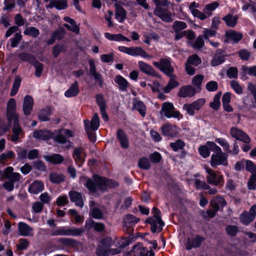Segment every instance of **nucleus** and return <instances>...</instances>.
Segmentation results:
<instances>
[{"instance_id": "nucleus-7", "label": "nucleus", "mask_w": 256, "mask_h": 256, "mask_svg": "<svg viewBox=\"0 0 256 256\" xmlns=\"http://www.w3.org/2000/svg\"><path fill=\"white\" fill-rule=\"evenodd\" d=\"M218 154H212L211 156L210 164L213 168H216L218 166L222 165L223 166H228V154L226 153L222 152H217Z\"/></svg>"}, {"instance_id": "nucleus-14", "label": "nucleus", "mask_w": 256, "mask_h": 256, "mask_svg": "<svg viewBox=\"0 0 256 256\" xmlns=\"http://www.w3.org/2000/svg\"><path fill=\"white\" fill-rule=\"evenodd\" d=\"M88 64L90 65V74L94 77L96 83L100 87H102L104 83V80L102 74L96 71V67L94 62L92 60H89Z\"/></svg>"}, {"instance_id": "nucleus-45", "label": "nucleus", "mask_w": 256, "mask_h": 256, "mask_svg": "<svg viewBox=\"0 0 256 256\" xmlns=\"http://www.w3.org/2000/svg\"><path fill=\"white\" fill-rule=\"evenodd\" d=\"M25 35L30 36L34 38H36L40 34L39 30L35 27L29 26L26 28L24 32Z\"/></svg>"}, {"instance_id": "nucleus-26", "label": "nucleus", "mask_w": 256, "mask_h": 256, "mask_svg": "<svg viewBox=\"0 0 256 256\" xmlns=\"http://www.w3.org/2000/svg\"><path fill=\"white\" fill-rule=\"evenodd\" d=\"M138 66L140 70L144 73L152 76H156V73L154 70L148 64L142 61H139L138 62Z\"/></svg>"}, {"instance_id": "nucleus-1", "label": "nucleus", "mask_w": 256, "mask_h": 256, "mask_svg": "<svg viewBox=\"0 0 256 256\" xmlns=\"http://www.w3.org/2000/svg\"><path fill=\"white\" fill-rule=\"evenodd\" d=\"M80 182L88 190L94 192L98 190H106L108 188H114L117 186V184L113 180L102 178L97 175L93 176V180L88 178L82 176L80 178Z\"/></svg>"}, {"instance_id": "nucleus-62", "label": "nucleus", "mask_w": 256, "mask_h": 256, "mask_svg": "<svg viewBox=\"0 0 256 256\" xmlns=\"http://www.w3.org/2000/svg\"><path fill=\"white\" fill-rule=\"evenodd\" d=\"M50 112L48 110L40 111L38 114V118L40 121L46 122L48 120V116H50Z\"/></svg>"}, {"instance_id": "nucleus-48", "label": "nucleus", "mask_w": 256, "mask_h": 256, "mask_svg": "<svg viewBox=\"0 0 256 256\" xmlns=\"http://www.w3.org/2000/svg\"><path fill=\"white\" fill-rule=\"evenodd\" d=\"M185 146V143L181 140H178L175 142H171L170 146L174 152L182 150Z\"/></svg>"}, {"instance_id": "nucleus-47", "label": "nucleus", "mask_w": 256, "mask_h": 256, "mask_svg": "<svg viewBox=\"0 0 256 256\" xmlns=\"http://www.w3.org/2000/svg\"><path fill=\"white\" fill-rule=\"evenodd\" d=\"M222 95L221 92H218L214 98L213 101L210 104V106L214 110L218 109L220 106V98Z\"/></svg>"}, {"instance_id": "nucleus-22", "label": "nucleus", "mask_w": 256, "mask_h": 256, "mask_svg": "<svg viewBox=\"0 0 256 256\" xmlns=\"http://www.w3.org/2000/svg\"><path fill=\"white\" fill-rule=\"evenodd\" d=\"M18 230L22 236H28L34 235V230L26 224L20 222L18 224Z\"/></svg>"}, {"instance_id": "nucleus-30", "label": "nucleus", "mask_w": 256, "mask_h": 256, "mask_svg": "<svg viewBox=\"0 0 256 256\" xmlns=\"http://www.w3.org/2000/svg\"><path fill=\"white\" fill-rule=\"evenodd\" d=\"M210 204L213 209L218 211L220 208H223L226 205V202L223 198L216 196L212 200Z\"/></svg>"}, {"instance_id": "nucleus-63", "label": "nucleus", "mask_w": 256, "mask_h": 256, "mask_svg": "<svg viewBox=\"0 0 256 256\" xmlns=\"http://www.w3.org/2000/svg\"><path fill=\"white\" fill-rule=\"evenodd\" d=\"M238 70L236 67H231L227 70L226 74L230 78H236L238 76Z\"/></svg>"}, {"instance_id": "nucleus-33", "label": "nucleus", "mask_w": 256, "mask_h": 256, "mask_svg": "<svg viewBox=\"0 0 256 256\" xmlns=\"http://www.w3.org/2000/svg\"><path fill=\"white\" fill-rule=\"evenodd\" d=\"M226 36L228 40L233 41L234 42H237L242 38L241 33L231 30L226 32Z\"/></svg>"}, {"instance_id": "nucleus-8", "label": "nucleus", "mask_w": 256, "mask_h": 256, "mask_svg": "<svg viewBox=\"0 0 256 256\" xmlns=\"http://www.w3.org/2000/svg\"><path fill=\"white\" fill-rule=\"evenodd\" d=\"M6 116L10 122H11L12 120L16 121L19 119V115L16 112V102L13 98H10L8 102Z\"/></svg>"}, {"instance_id": "nucleus-38", "label": "nucleus", "mask_w": 256, "mask_h": 256, "mask_svg": "<svg viewBox=\"0 0 256 256\" xmlns=\"http://www.w3.org/2000/svg\"><path fill=\"white\" fill-rule=\"evenodd\" d=\"M254 216L250 212L244 211L240 216V222L244 225L248 224L254 220Z\"/></svg>"}, {"instance_id": "nucleus-52", "label": "nucleus", "mask_w": 256, "mask_h": 256, "mask_svg": "<svg viewBox=\"0 0 256 256\" xmlns=\"http://www.w3.org/2000/svg\"><path fill=\"white\" fill-rule=\"evenodd\" d=\"M116 16L117 20L121 22L126 18V12L123 8L121 7H118L116 8Z\"/></svg>"}, {"instance_id": "nucleus-55", "label": "nucleus", "mask_w": 256, "mask_h": 256, "mask_svg": "<svg viewBox=\"0 0 256 256\" xmlns=\"http://www.w3.org/2000/svg\"><path fill=\"white\" fill-rule=\"evenodd\" d=\"M50 180L53 183H59L64 180V177L62 174L52 173L50 174Z\"/></svg>"}, {"instance_id": "nucleus-29", "label": "nucleus", "mask_w": 256, "mask_h": 256, "mask_svg": "<svg viewBox=\"0 0 256 256\" xmlns=\"http://www.w3.org/2000/svg\"><path fill=\"white\" fill-rule=\"evenodd\" d=\"M44 188V184L39 180L34 181L29 186L28 192L34 194H38Z\"/></svg>"}, {"instance_id": "nucleus-57", "label": "nucleus", "mask_w": 256, "mask_h": 256, "mask_svg": "<svg viewBox=\"0 0 256 256\" xmlns=\"http://www.w3.org/2000/svg\"><path fill=\"white\" fill-rule=\"evenodd\" d=\"M138 166L142 169H148L150 166V164L148 159L146 158H140L138 162Z\"/></svg>"}, {"instance_id": "nucleus-58", "label": "nucleus", "mask_w": 256, "mask_h": 256, "mask_svg": "<svg viewBox=\"0 0 256 256\" xmlns=\"http://www.w3.org/2000/svg\"><path fill=\"white\" fill-rule=\"evenodd\" d=\"M246 170L252 174V176L256 175V166L252 161H246Z\"/></svg>"}, {"instance_id": "nucleus-40", "label": "nucleus", "mask_w": 256, "mask_h": 256, "mask_svg": "<svg viewBox=\"0 0 256 256\" xmlns=\"http://www.w3.org/2000/svg\"><path fill=\"white\" fill-rule=\"evenodd\" d=\"M33 136L38 140H46L50 138V134L48 130H35L33 132Z\"/></svg>"}, {"instance_id": "nucleus-53", "label": "nucleus", "mask_w": 256, "mask_h": 256, "mask_svg": "<svg viewBox=\"0 0 256 256\" xmlns=\"http://www.w3.org/2000/svg\"><path fill=\"white\" fill-rule=\"evenodd\" d=\"M224 61V56L216 54L211 61V64L212 66H216L220 64Z\"/></svg>"}, {"instance_id": "nucleus-17", "label": "nucleus", "mask_w": 256, "mask_h": 256, "mask_svg": "<svg viewBox=\"0 0 256 256\" xmlns=\"http://www.w3.org/2000/svg\"><path fill=\"white\" fill-rule=\"evenodd\" d=\"M204 240V238L200 236H196L194 238H188L186 243V248L187 250H190L192 248H196L201 245L202 242Z\"/></svg>"}, {"instance_id": "nucleus-49", "label": "nucleus", "mask_w": 256, "mask_h": 256, "mask_svg": "<svg viewBox=\"0 0 256 256\" xmlns=\"http://www.w3.org/2000/svg\"><path fill=\"white\" fill-rule=\"evenodd\" d=\"M21 82V78L19 76L15 78L12 90L10 91V96H14L18 92Z\"/></svg>"}, {"instance_id": "nucleus-19", "label": "nucleus", "mask_w": 256, "mask_h": 256, "mask_svg": "<svg viewBox=\"0 0 256 256\" xmlns=\"http://www.w3.org/2000/svg\"><path fill=\"white\" fill-rule=\"evenodd\" d=\"M154 14L164 22H169L172 21V14L166 10L158 7L155 8Z\"/></svg>"}, {"instance_id": "nucleus-23", "label": "nucleus", "mask_w": 256, "mask_h": 256, "mask_svg": "<svg viewBox=\"0 0 256 256\" xmlns=\"http://www.w3.org/2000/svg\"><path fill=\"white\" fill-rule=\"evenodd\" d=\"M69 196L70 197V200L74 202L76 205L80 208L84 206V198L81 194L78 192L72 190L69 192Z\"/></svg>"}, {"instance_id": "nucleus-56", "label": "nucleus", "mask_w": 256, "mask_h": 256, "mask_svg": "<svg viewBox=\"0 0 256 256\" xmlns=\"http://www.w3.org/2000/svg\"><path fill=\"white\" fill-rule=\"evenodd\" d=\"M230 86L234 91L238 94H241L243 92L242 87L236 80H232L230 82Z\"/></svg>"}, {"instance_id": "nucleus-6", "label": "nucleus", "mask_w": 256, "mask_h": 256, "mask_svg": "<svg viewBox=\"0 0 256 256\" xmlns=\"http://www.w3.org/2000/svg\"><path fill=\"white\" fill-rule=\"evenodd\" d=\"M152 64L154 66L166 75L169 76L172 75L174 70L169 59L162 58L159 62H154Z\"/></svg>"}, {"instance_id": "nucleus-36", "label": "nucleus", "mask_w": 256, "mask_h": 256, "mask_svg": "<svg viewBox=\"0 0 256 256\" xmlns=\"http://www.w3.org/2000/svg\"><path fill=\"white\" fill-rule=\"evenodd\" d=\"M44 158L46 161L54 164H61L64 160V158L62 155L56 154L44 156Z\"/></svg>"}, {"instance_id": "nucleus-10", "label": "nucleus", "mask_w": 256, "mask_h": 256, "mask_svg": "<svg viewBox=\"0 0 256 256\" xmlns=\"http://www.w3.org/2000/svg\"><path fill=\"white\" fill-rule=\"evenodd\" d=\"M206 100L204 98H200L192 104H186L183 106V109L186 111L190 116H193L196 110H199L205 104Z\"/></svg>"}, {"instance_id": "nucleus-27", "label": "nucleus", "mask_w": 256, "mask_h": 256, "mask_svg": "<svg viewBox=\"0 0 256 256\" xmlns=\"http://www.w3.org/2000/svg\"><path fill=\"white\" fill-rule=\"evenodd\" d=\"M134 256H154V253L144 248L135 246L133 248Z\"/></svg>"}, {"instance_id": "nucleus-11", "label": "nucleus", "mask_w": 256, "mask_h": 256, "mask_svg": "<svg viewBox=\"0 0 256 256\" xmlns=\"http://www.w3.org/2000/svg\"><path fill=\"white\" fill-rule=\"evenodd\" d=\"M140 221V218L131 214H126L122 219V226L126 228L128 232L132 230V227Z\"/></svg>"}, {"instance_id": "nucleus-54", "label": "nucleus", "mask_w": 256, "mask_h": 256, "mask_svg": "<svg viewBox=\"0 0 256 256\" xmlns=\"http://www.w3.org/2000/svg\"><path fill=\"white\" fill-rule=\"evenodd\" d=\"M204 78V76L202 74H198L194 76L192 80V85L196 88H199L201 86Z\"/></svg>"}, {"instance_id": "nucleus-5", "label": "nucleus", "mask_w": 256, "mask_h": 256, "mask_svg": "<svg viewBox=\"0 0 256 256\" xmlns=\"http://www.w3.org/2000/svg\"><path fill=\"white\" fill-rule=\"evenodd\" d=\"M204 169L208 174L206 180L210 184L218 186L224 184L223 176L218 172H215L208 166H205Z\"/></svg>"}, {"instance_id": "nucleus-3", "label": "nucleus", "mask_w": 256, "mask_h": 256, "mask_svg": "<svg viewBox=\"0 0 256 256\" xmlns=\"http://www.w3.org/2000/svg\"><path fill=\"white\" fill-rule=\"evenodd\" d=\"M152 213L153 218H148L146 222L151 224V230L152 232H160L164 226L160 215V212L158 208L154 207L152 208Z\"/></svg>"}, {"instance_id": "nucleus-25", "label": "nucleus", "mask_w": 256, "mask_h": 256, "mask_svg": "<svg viewBox=\"0 0 256 256\" xmlns=\"http://www.w3.org/2000/svg\"><path fill=\"white\" fill-rule=\"evenodd\" d=\"M116 138L123 148L126 149L128 148L129 140L124 131L121 129L118 130L116 132Z\"/></svg>"}, {"instance_id": "nucleus-32", "label": "nucleus", "mask_w": 256, "mask_h": 256, "mask_svg": "<svg viewBox=\"0 0 256 256\" xmlns=\"http://www.w3.org/2000/svg\"><path fill=\"white\" fill-rule=\"evenodd\" d=\"M64 20L69 23L70 24H65L64 26L68 28V30H71L74 32L78 33L79 32V28L76 25L75 20L70 17L65 16Z\"/></svg>"}, {"instance_id": "nucleus-16", "label": "nucleus", "mask_w": 256, "mask_h": 256, "mask_svg": "<svg viewBox=\"0 0 256 256\" xmlns=\"http://www.w3.org/2000/svg\"><path fill=\"white\" fill-rule=\"evenodd\" d=\"M84 127L86 131L90 130H96L100 126V118L97 114H94L90 122L88 120L84 121Z\"/></svg>"}, {"instance_id": "nucleus-13", "label": "nucleus", "mask_w": 256, "mask_h": 256, "mask_svg": "<svg viewBox=\"0 0 256 256\" xmlns=\"http://www.w3.org/2000/svg\"><path fill=\"white\" fill-rule=\"evenodd\" d=\"M174 106L172 103L165 102L162 107V111L164 113V115L168 118L172 117L178 118L180 116V113L178 111H174Z\"/></svg>"}, {"instance_id": "nucleus-42", "label": "nucleus", "mask_w": 256, "mask_h": 256, "mask_svg": "<svg viewBox=\"0 0 256 256\" xmlns=\"http://www.w3.org/2000/svg\"><path fill=\"white\" fill-rule=\"evenodd\" d=\"M104 36L108 40H114V41H124L126 40L128 42L130 41L126 37L122 36V34H111L108 32H106L104 34Z\"/></svg>"}, {"instance_id": "nucleus-35", "label": "nucleus", "mask_w": 256, "mask_h": 256, "mask_svg": "<svg viewBox=\"0 0 256 256\" xmlns=\"http://www.w3.org/2000/svg\"><path fill=\"white\" fill-rule=\"evenodd\" d=\"M79 93V88L78 82L76 81L70 88L64 92V96L67 98L76 96Z\"/></svg>"}, {"instance_id": "nucleus-12", "label": "nucleus", "mask_w": 256, "mask_h": 256, "mask_svg": "<svg viewBox=\"0 0 256 256\" xmlns=\"http://www.w3.org/2000/svg\"><path fill=\"white\" fill-rule=\"evenodd\" d=\"M86 156L84 148L82 147H76L74 149L72 158L76 164L80 166L85 161Z\"/></svg>"}, {"instance_id": "nucleus-60", "label": "nucleus", "mask_w": 256, "mask_h": 256, "mask_svg": "<svg viewBox=\"0 0 256 256\" xmlns=\"http://www.w3.org/2000/svg\"><path fill=\"white\" fill-rule=\"evenodd\" d=\"M215 142L218 143L221 146H222L224 150L226 152L229 150L230 144L224 138H216Z\"/></svg>"}, {"instance_id": "nucleus-18", "label": "nucleus", "mask_w": 256, "mask_h": 256, "mask_svg": "<svg viewBox=\"0 0 256 256\" xmlns=\"http://www.w3.org/2000/svg\"><path fill=\"white\" fill-rule=\"evenodd\" d=\"M12 134L10 139L12 142H16L24 134L21 126L18 124V120L14 121V125L12 128Z\"/></svg>"}, {"instance_id": "nucleus-24", "label": "nucleus", "mask_w": 256, "mask_h": 256, "mask_svg": "<svg viewBox=\"0 0 256 256\" xmlns=\"http://www.w3.org/2000/svg\"><path fill=\"white\" fill-rule=\"evenodd\" d=\"M129 55L136 56H140L144 58H151L152 56L148 54L146 52L140 47H130Z\"/></svg>"}, {"instance_id": "nucleus-15", "label": "nucleus", "mask_w": 256, "mask_h": 256, "mask_svg": "<svg viewBox=\"0 0 256 256\" xmlns=\"http://www.w3.org/2000/svg\"><path fill=\"white\" fill-rule=\"evenodd\" d=\"M33 98L30 95H26L24 98L22 110L25 116L30 115L34 106Z\"/></svg>"}, {"instance_id": "nucleus-20", "label": "nucleus", "mask_w": 256, "mask_h": 256, "mask_svg": "<svg viewBox=\"0 0 256 256\" xmlns=\"http://www.w3.org/2000/svg\"><path fill=\"white\" fill-rule=\"evenodd\" d=\"M162 134L171 137L175 136L179 132L178 128L174 125L166 124L162 127Z\"/></svg>"}, {"instance_id": "nucleus-37", "label": "nucleus", "mask_w": 256, "mask_h": 256, "mask_svg": "<svg viewBox=\"0 0 256 256\" xmlns=\"http://www.w3.org/2000/svg\"><path fill=\"white\" fill-rule=\"evenodd\" d=\"M54 2L50 3L47 8H52L55 7L58 10H61L66 8L68 6V0H54Z\"/></svg>"}, {"instance_id": "nucleus-31", "label": "nucleus", "mask_w": 256, "mask_h": 256, "mask_svg": "<svg viewBox=\"0 0 256 256\" xmlns=\"http://www.w3.org/2000/svg\"><path fill=\"white\" fill-rule=\"evenodd\" d=\"M96 204L93 201L91 200L90 202V212L92 216L96 219H101L103 218L104 214L98 208L96 207Z\"/></svg>"}, {"instance_id": "nucleus-9", "label": "nucleus", "mask_w": 256, "mask_h": 256, "mask_svg": "<svg viewBox=\"0 0 256 256\" xmlns=\"http://www.w3.org/2000/svg\"><path fill=\"white\" fill-rule=\"evenodd\" d=\"M230 136L237 140L242 141L245 144H250L251 140L245 132L237 127L232 126L230 128Z\"/></svg>"}, {"instance_id": "nucleus-21", "label": "nucleus", "mask_w": 256, "mask_h": 256, "mask_svg": "<svg viewBox=\"0 0 256 256\" xmlns=\"http://www.w3.org/2000/svg\"><path fill=\"white\" fill-rule=\"evenodd\" d=\"M13 171L12 167L8 166L4 172V176L6 178L14 183L20 180L21 176L19 173L14 172Z\"/></svg>"}, {"instance_id": "nucleus-41", "label": "nucleus", "mask_w": 256, "mask_h": 256, "mask_svg": "<svg viewBox=\"0 0 256 256\" xmlns=\"http://www.w3.org/2000/svg\"><path fill=\"white\" fill-rule=\"evenodd\" d=\"M132 107L133 108L138 111L142 116H145L146 108L143 102L138 100H134Z\"/></svg>"}, {"instance_id": "nucleus-46", "label": "nucleus", "mask_w": 256, "mask_h": 256, "mask_svg": "<svg viewBox=\"0 0 256 256\" xmlns=\"http://www.w3.org/2000/svg\"><path fill=\"white\" fill-rule=\"evenodd\" d=\"M22 36L20 32L16 33L14 36L10 39V46L12 48L17 47L22 40Z\"/></svg>"}, {"instance_id": "nucleus-2", "label": "nucleus", "mask_w": 256, "mask_h": 256, "mask_svg": "<svg viewBox=\"0 0 256 256\" xmlns=\"http://www.w3.org/2000/svg\"><path fill=\"white\" fill-rule=\"evenodd\" d=\"M124 240V242H122V243H125V244H120L118 248H108V247L110 246L111 238H107L104 239L100 242L96 250V254L98 256H108L120 253L122 248H124L126 246H128V242L127 240Z\"/></svg>"}, {"instance_id": "nucleus-44", "label": "nucleus", "mask_w": 256, "mask_h": 256, "mask_svg": "<svg viewBox=\"0 0 256 256\" xmlns=\"http://www.w3.org/2000/svg\"><path fill=\"white\" fill-rule=\"evenodd\" d=\"M242 72L244 75H250L256 77V66H242L241 68Z\"/></svg>"}, {"instance_id": "nucleus-4", "label": "nucleus", "mask_w": 256, "mask_h": 256, "mask_svg": "<svg viewBox=\"0 0 256 256\" xmlns=\"http://www.w3.org/2000/svg\"><path fill=\"white\" fill-rule=\"evenodd\" d=\"M84 232L82 228L62 227L52 232V236H79Z\"/></svg>"}, {"instance_id": "nucleus-50", "label": "nucleus", "mask_w": 256, "mask_h": 256, "mask_svg": "<svg viewBox=\"0 0 256 256\" xmlns=\"http://www.w3.org/2000/svg\"><path fill=\"white\" fill-rule=\"evenodd\" d=\"M201 62V59L196 54H194L188 57L186 63L196 66L200 64Z\"/></svg>"}, {"instance_id": "nucleus-28", "label": "nucleus", "mask_w": 256, "mask_h": 256, "mask_svg": "<svg viewBox=\"0 0 256 256\" xmlns=\"http://www.w3.org/2000/svg\"><path fill=\"white\" fill-rule=\"evenodd\" d=\"M195 90L191 86H186L180 88L178 96L180 97H192L195 94Z\"/></svg>"}, {"instance_id": "nucleus-34", "label": "nucleus", "mask_w": 256, "mask_h": 256, "mask_svg": "<svg viewBox=\"0 0 256 256\" xmlns=\"http://www.w3.org/2000/svg\"><path fill=\"white\" fill-rule=\"evenodd\" d=\"M238 18L237 16L228 14L223 17L222 19L228 26L234 28L236 25Z\"/></svg>"}, {"instance_id": "nucleus-59", "label": "nucleus", "mask_w": 256, "mask_h": 256, "mask_svg": "<svg viewBox=\"0 0 256 256\" xmlns=\"http://www.w3.org/2000/svg\"><path fill=\"white\" fill-rule=\"evenodd\" d=\"M178 83L173 79H171L166 86L164 88V91L166 92H169L170 90L178 86Z\"/></svg>"}, {"instance_id": "nucleus-51", "label": "nucleus", "mask_w": 256, "mask_h": 256, "mask_svg": "<svg viewBox=\"0 0 256 256\" xmlns=\"http://www.w3.org/2000/svg\"><path fill=\"white\" fill-rule=\"evenodd\" d=\"M187 26L186 22L182 21H176L174 22L172 28L174 32H181Z\"/></svg>"}, {"instance_id": "nucleus-39", "label": "nucleus", "mask_w": 256, "mask_h": 256, "mask_svg": "<svg viewBox=\"0 0 256 256\" xmlns=\"http://www.w3.org/2000/svg\"><path fill=\"white\" fill-rule=\"evenodd\" d=\"M115 82L118 85L119 88L122 91H126L128 87V82L122 76L118 75L116 76Z\"/></svg>"}, {"instance_id": "nucleus-43", "label": "nucleus", "mask_w": 256, "mask_h": 256, "mask_svg": "<svg viewBox=\"0 0 256 256\" xmlns=\"http://www.w3.org/2000/svg\"><path fill=\"white\" fill-rule=\"evenodd\" d=\"M219 6L218 2H214L212 4H206L204 8V12L206 14V16H210L212 15V12L216 8Z\"/></svg>"}, {"instance_id": "nucleus-61", "label": "nucleus", "mask_w": 256, "mask_h": 256, "mask_svg": "<svg viewBox=\"0 0 256 256\" xmlns=\"http://www.w3.org/2000/svg\"><path fill=\"white\" fill-rule=\"evenodd\" d=\"M226 230L229 236H234L238 232V228L236 226L228 225L226 226Z\"/></svg>"}, {"instance_id": "nucleus-64", "label": "nucleus", "mask_w": 256, "mask_h": 256, "mask_svg": "<svg viewBox=\"0 0 256 256\" xmlns=\"http://www.w3.org/2000/svg\"><path fill=\"white\" fill-rule=\"evenodd\" d=\"M206 146L212 150L214 152H221L222 149L221 148L217 146L216 143L213 142L208 141L206 142Z\"/></svg>"}]
</instances>
